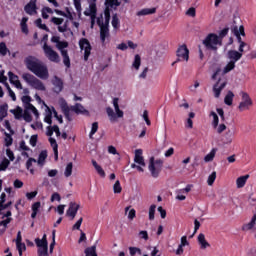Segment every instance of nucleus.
<instances>
[{
    "instance_id": "18",
    "label": "nucleus",
    "mask_w": 256,
    "mask_h": 256,
    "mask_svg": "<svg viewBox=\"0 0 256 256\" xmlns=\"http://www.w3.org/2000/svg\"><path fill=\"white\" fill-rule=\"evenodd\" d=\"M79 207H80L79 204H77L75 202H70L69 203V208L66 211V215H67V217H71L72 221L77 216V212L79 211Z\"/></svg>"
},
{
    "instance_id": "15",
    "label": "nucleus",
    "mask_w": 256,
    "mask_h": 256,
    "mask_svg": "<svg viewBox=\"0 0 256 256\" xmlns=\"http://www.w3.org/2000/svg\"><path fill=\"white\" fill-rule=\"evenodd\" d=\"M59 105L66 119L68 121H73V118L71 117V107H69V105L67 104V101H65V99L63 98H60Z\"/></svg>"
},
{
    "instance_id": "59",
    "label": "nucleus",
    "mask_w": 256,
    "mask_h": 256,
    "mask_svg": "<svg viewBox=\"0 0 256 256\" xmlns=\"http://www.w3.org/2000/svg\"><path fill=\"white\" fill-rule=\"evenodd\" d=\"M52 119V114L51 111H48L47 115L44 118L45 123H48V125H51L53 123Z\"/></svg>"
},
{
    "instance_id": "6",
    "label": "nucleus",
    "mask_w": 256,
    "mask_h": 256,
    "mask_svg": "<svg viewBox=\"0 0 256 256\" xmlns=\"http://www.w3.org/2000/svg\"><path fill=\"white\" fill-rule=\"evenodd\" d=\"M245 51L229 50L227 52V59H229L228 64L224 67L223 73H229L235 69V63L243 57Z\"/></svg>"
},
{
    "instance_id": "51",
    "label": "nucleus",
    "mask_w": 256,
    "mask_h": 256,
    "mask_svg": "<svg viewBox=\"0 0 256 256\" xmlns=\"http://www.w3.org/2000/svg\"><path fill=\"white\" fill-rule=\"evenodd\" d=\"M7 117V106H0V121Z\"/></svg>"
},
{
    "instance_id": "55",
    "label": "nucleus",
    "mask_w": 256,
    "mask_h": 256,
    "mask_svg": "<svg viewBox=\"0 0 256 256\" xmlns=\"http://www.w3.org/2000/svg\"><path fill=\"white\" fill-rule=\"evenodd\" d=\"M112 27H114V29H118L119 28V18L117 17V14H115L112 17Z\"/></svg>"
},
{
    "instance_id": "8",
    "label": "nucleus",
    "mask_w": 256,
    "mask_h": 256,
    "mask_svg": "<svg viewBox=\"0 0 256 256\" xmlns=\"http://www.w3.org/2000/svg\"><path fill=\"white\" fill-rule=\"evenodd\" d=\"M241 101L238 104V110L240 113H243V111H249L253 107V99H251V96L249 93L245 91L240 92Z\"/></svg>"
},
{
    "instance_id": "20",
    "label": "nucleus",
    "mask_w": 256,
    "mask_h": 256,
    "mask_svg": "<svg viewBox=\"0 0 256 256\" xmlns=\"http://www.w3.org/2000/svg\"><path fill=\"white\" fill-rule=\"evenodd\" d=\"M197 241L201 251H205L206 249H209V247H211V244L209 243V241H207V238L203 233H200L197 236Z\"/></svg>"
},
{
    "instance_id": "61",
    "label": "nucleus",
    "mask_w": 256,
    "mask_h": 256,
    "mask_svg": "<svg viewBox=\"0 0 256 256\" xmlns=\"http://www.w3.org/2000/svg\"><path fill=\"white\" fill-rule=\"evenodd\" d=\"M181 247H187L189 245V241L187 240V236L181 237V243L179 244Z\"/></svg>"
},
{
    "instance_id": "37",
    "label": "nucleus",
    "mask_w": 256,
    "mask_h": 256,
    "mask_svg": "<svg viewBox=\"0 0 256 256\" xmlns=\"http://www.w3.org/2000/svg\"><path fill=\"white\" fill-rule=\"evenodd\" d=\"M30 113H33V112L31 111V109L24 108L23 119H24L27 123H31V121H33V117L31 116Z\"/></svg>"
},
{
    "instance_id": "17",
    "label": "nucleus",
    "mask_w": 256,
    "mask_h": 256,
    "mask_svg": "<svg viewBox=\"0 0 256 256\" xmlns=\"http://www.w3.org/2000/svg\"><path fill=\"white\" fill-rule=\"evenodd\" d=\"M84 15L91 17V28L93 29L97 17V6L94 3L90 4L89 9L84 12Z\"/></svg>"
},
{
    "instance_id": "42",
    "label": "nucleus",
    "mask_w": 256,
    "mask_h": 256,
    "mask_svg": "<svg viewBox=\"0 0 256 256\" xmlns=\"http://www.w3.org/2000/svg\"><path fill=\"white\" fill-rule=\"evenodd\" d=\"M49 255V246H43L38 248V256H47Z\"/></svg>"
},
{
    "instance_id": "30",
    "label": "nucleus",
    "mask_w": 256,
    "mask_h": 256,
    "mask_svg": "<svg viewBox=\"0 0 256 256\" xmlns=\"http://www.w3.org/2000/svg\"><path fill=\"white\" fill-rule=\"evenodd\" d=\"M35 243L38 248L49 246V243L47 242V234H44L42 239L36 238Z\"/></svg>"
},
{
    "instance_id": "57",
    "label": "nucleus",
    "mask_w": 256,
    "mask_h": 256,
    "mask_svg": "<svg viewBox=\"0 0 256 256\" xmlns=\"http://www.w3.org/2000/svg\"><path fill=\"white\" fill-rule=\"evenodd\" d=\"M199 227H201V222L199 220L195 219L194 221V233L190 236L193 237L197 231H199Z\"/></svg>"
},
{
    "instance_id": "3",
    "label": "nucleus",
    "mask_w": 256,
    "mask_h": 256,
    "mask_svg": "<svg viewBox=\"0 0 256 256\" xmlns=\"http://www.w3.org/2000/svg\"><path fill=\"white\" fill-rule=\"evenodd\" d=\"M109 21H111V13L106 9L104 11V18L101 16L97 19V24L100 27V39L102 43H105V39L109 37Z\"/></svg>"
},
{
    "instance_id": "44",
    "label": "nucleus",
    "mask_w": 256,
    "mask_h": 256,
    "mask_svg": "<svg viewBox=\"0 0 256 256\" xmlns=\"http://www.w3.org/2000/svg\"><path fill=\"white\" fill-rule=\"evenodd\" d=\"M121 191H123V188L121 187V182L117 180L113 185V192L119 194L121 193Z\"/></svg>"
},
{
    "instance_id": "28",
    "label": "nucleus",
    "mask_w": 256,
    "mask_h": 256,
    "mask_svg": "<svg viewBox=\"0 0 256 256\" xmlns=\"http://www.w3.org/2000/svg\"><path fill=\"white\" fill-rule=\"evenodd\" d=\"M49 143L54 151L56 159H58L59 158V151H58L59 145L57 144V140H55V138H53V137H50Z\"/></svg>"
},
{
    "instance_id": "50",
    "label": "nucleus",
    "mask_w": 256,
    "mask_h": 256,
    "mask_svg": "<svg viewBox=\"0 0 256 256\" xmlns=\"http://www.w3.org/2000/svg\"><path fill=\"white\" fill-rule=\"evenodd\" d=\"M129 251H130L131 256H135V255H137V253H138V255H143V252L141 251V249L137 248V247H130Z\"/></svg>"
},
{
    "instance_id": "64",
    "label": "nucleus",
    "mask_w": 256,
    "mask_h": 256,
    "mask_svg": "<svg viewBox=\"0 0 256 256\" xmlns=\"http://www.w3.org/2000/svg\"><path fill=\"white\" fill-rule=\"evenodd\" d=\"M30 145H32V147H35L37 145V135H32L31 136Z\"/></svg>"
},
{
    "instance_id": "29",
    "label": "nucleus",
    "mask_w": 256,
    "mask_h": 256,
    "mask_svg": "<svg viewBox=\"0 0 256 256\" xmlns=\"http://www.w3.org/2000/svg\"><path fill=\"white\" fill-rule=\"evenodd\" d=\"M217 148H213L210 153H208L205 157H204V162L205 163H211L214 159L215 156L217 155Z\"/></svg>"
},
{
    "instance_id": "40",
    "label": "nucleus",
    "mask_w": 256,
    "mask_h": 256,
    "mask_svg": "<svg viewBox=\"0 0 256 256\" xmlns=\"http://www.w3.org/2000/svg\"><path fill=\"white\" fill-rule=\"evenodd\" d=\"M33 163H37V160L35 158H29L26 162V168L28 169V171H30V173L33 175V173H35V170H33Z\"/></svg>"
},
{
    "instance_id": "36",
    "label": "nucleus",
    "mask_w": 256,
    "mask_h": 256,
    "mask_svg": "<svg viewBox=\"0 0 256 256\" xmlns=\"http://www.w3.org/2000/svg\"><path fill=\"white\" fill-rule=\"evenodd\" d=\"M132 67H134V69H136V71H139V68L141 67V56H139V54H136L134 56V61L132 63Z\"/></svg>"
},
{
    "instance_id": "48",
    "label": "nucleus",
    "mask_w": 256,
    "mask_h": 256,
    "mask_svg": "<svg viewBox=\"0 0 256 256\" xmlns=\"http://www.w3.org/2000/svg\"><path fill=\"white\" fill-rule=\"evenodd\" d=\"M10 163L11 162L9 159L4 158V160L0 163V171H5L9 167Z\"/></svg>"
},
{
    "instance_id": "21",
    "label": "nucleus",
    "mask_w": 256,
    "mask_h": 256,
    "mask_svg": "<svg viewBox=\"0 0 256 256\" xmlns=\"http://www.w3.org/2000/svg\"><path fill=\"white\" fill-rule=\"evenodd\" d=\"M63 21H64L63 18H58V17H52L51 18V23H54V25H58L59 33L67 32V22H65L64 25H63Z\"/></svg>"
},
{
    "instance_id": "12",
    "label": "nucleus",
    "mask_w": 256,
    "mask_h": 256,
    "mask_svg": "<svg viewBox=\"0 0 256 256\" xmlns=\"http://www.w3.org/2000/svg\"><path fill=\"white\" fill-rule=\"evenodd\" d=\"M134 162L137 164H131L132 169H137L140 171V173H143L145 171L143 167H145V158H143V150L136 149L135 150V156H134Z\"/></svg>"
},
{
    "instance_id": "53",
    "label": "nucleus",
    "mask_w": 256,
    "mask_h": 256,
    "mask_svg": "<svg viewBox=\"0 0 256 256\" xmlns=\"http://www.w3.org/2000/svg\"><path fill=\"white\" fill-rule=\"evenodd\" d=\"M201 83L199 82V80L194 81V85L189 86V90L191 91V93H197V89L198 87H200Z\"/></svg>"
},
{
    "instance_id": "13",
    "label": "nucleus",
    "mask_w": 256,
    "mask_h": 256,
    "mask_svg": "<svg viewBox=\"0 0 256 256\" xmlns=\"http://www.w3.org/2000/svg\"><path fill=\"white\" fill-rule=\"evenodd\" d=\"M176 55L177 61H185L187 63L189 61V48H187V45L183 44L179 46Z\"/></svg>"
},
{
    "instance_id": "49",
    "label": "nucleus",
    "mask_w": 256,
    "mask_h": 256,
    "mask_svg": "<svg viewBox=\"0 0 256 256\" xmlns=\"http://www.w3.org/2000/svg\"><path fill=\"white\" fill-rule=\"evenodd\" d=\"M155 209H157V206L155 204L151 205L149 208V219L150 221H153L155 219Z\"/></svg>"
},
{
    "instance_id": "19",
    "label": "nucleus",
    "mask_w": 256,
    "mask_h": 256,
    "mask_svg": "<svg viewBox=\"0 0 256 256\" xmlns=\"http://www.w3.org/2000/svg\"><path fill=\"white\" fill-rule=\"evenodd\" d=\"M226 86L227 82H221V80H218V82L213 86V93L216 99H219V97L221 96V91L224 90Z\"/></svg>"
},
{
    "instance_id": "23",
    "label": "nucleus",
    "mask_w": 256,
    "mask_h": 256,
    "mask_svg": "<svg viewBox=\"0 0 256 256\" xmlns=\"http://www.w3.org/2000/svg\"><path fill=\"white\" fill-rule=\"evenodd\" d=\"M9 81L12 85L16 87V89H23V85L21 81H19V76L15 75L13 72H8Z\"/></svg>"
},
{
    "instance_id": "16",
    "label": "nucleus",
    "mask_w": 256,
    "mask_h": 256,
    "mask_svg": "<svg viewBox=\"0 0 256 256\" xmlns=\"http://www.w3.org/2000/svg\"><path fill=\"white\" fill-rule=\"evenodd\" d=\"M22 103L24 105V109H31V112L35 115L36 119H39V111H37V108L31 104L30 96H23Z\"/></svg>"
},
{
    "instance_id": "11",
    "label": "nucleus",
    "mask_w": 256,
    "mask_h": 256,
    "mask_svg": "<svg viewBox=\"0 0 256 256\" xmlns=\"http://www.w3.org/2000/svg\"><path fill=\"white\" fill-rule=\"evenodd\" d=\"M231 31L235 35L239 43L238 51H245V47H247V43H245L241 38V35L242 37H245V28L243 26H240V27L234 26L231 28Z\"/></svg>"
},
{
    "instance_id": "41",
    "label": "nucleus",
    "mask_w": 256,
    "mask_h": 256,
    "mask_svg": "<svg viewBox=\"0 0 256 256\" xmlns=\"http://www.w3.org/2000/svg\"><path fill=\"white\" fill-rule=\"evenodd\" d=\"M64 175L65 177H71V175H73V162L67 164Z\"/></svg>"
},
{
    "instance_id": "25",
    "label": "nucleus",
    "mask_w": 256,
    "mask_h": 256,
    "mask_svg": "<svg viewBox=\"0 0 256 256\" xmlns=\"http://www.w3.org/2000/svg\"><path fill=\"white\" fill-rule=\"evenodd\" d=\"M243 231H256V214H254L247 224L242 227Z\"/></svg>"
},
{
    "instance_id": "52",
    "label": "nucleus",
    "mask_w": 256,
    "mask_h": 256,
    "mask_svg": "<svg viewBox=\"0 0 256 256\" xmlns=\"http://www.w3.org/2000/svg\"><path fill=\"white\" fill-rule=\"evenodd\" d=\"M12 113H14L16 119L23 117V109L21 107H17L15 110H12Z\"/></svg>"
},
{
    "instance_id": "58",
    "label": "nucleus",
    "mask_w": 256,
    "mask_h": 256,
    "mask_svg": "<svg viewBox=\"0 0 256 256\" xmlns=\"http://www.w3.org/2000/svg\"><path fill=\"white\" fill-rule=\"evenodd\" d=\"M83 223V218H80L72 227L73 230L79 231L81 229V224Z\"/></svg>"
},
{
    "instance_id": "31",
    "label": "nucleus",
    "mask_w": 256,
    "mask_h": 256,
    "mask_svg": "<svg viewBox=\"0 0 256 256\" xmlns=\"http://www.w3.org/2000/svg\"><path fill=\"white\" fill-rule=\"evenodd\" d=\"M36 9H37V6L33 2H30L25 6V11L26 13H28V15H35V13H37Z\"/></svg>"
},
{
    "instance_id": "60",
    "label": "nucleus",
    "mask_w": 256,
    "mask_h": 256,
    "mask_svg": "<svg viewBox=\"0 0 256 256\" xmlns=\"http://www.w3.org/2000/svg\"><path fill=\"white\" fill-rule=\"evenodd\" d=\"M139 237L147 241L149 239V234L147 233V231L142 230L139 232Z\"/></svg>"
},
{
    "instance_id": "33",
    "label": "nucleus",
    "mask_w": 256,
    "mask_h": 256,
    "mask_svg": "<svg viewBox=\"0 0 256 256\" xmlns=\"http://www.w3.org/2000/svg\"><path fill=\"white\" fill-rule=\"evenodd\" d=\"M45 159H47V151L43 150L40 154H39V158L38 161H36V163H38V165H40L41 167H43V165H45Z\"/></svg>"
},
{
    "instance_id": "56",
    "label": "nucleus",
    "mask_w": 256,
    "mask_h": 256,
    "mask_svg": "<svg viewBox=\"0 0 256 256\" xmlns=\"http://www.w3.org/2000/svg\"><path fill=\"white\" fill-rule=\"evenodd\" d=\"M210 116L213 117L212 126L219 123V116L217 115V113H215L214 111H212V112L210 113Z\"/></svg>"
},
{
    "instance_id": "14",
    "label": "nucleus",
    "mask_w": 256,
    "mask_h": 256,
    "mask_svg": "<svg viewBox=\"0 0 256 256\" xmlns=\"http://www.w3.org/2000/svg\"><path fill=\"white\" fill-rule=\"evenodd\" d=\"M80 49L84 51V61L89 60V55H91V44L89 43V40L86 38H82L79 41Z\"/></svg>"
},
{
    "instance_id": "9",
    "label": "nucleus",
    "mask_w": 256,
    "mask_h": 256,
    "mask_svg": "<svg viewBox=\"0 0 256 256\" xmlns=\"http://www.w3.org/2000/svg\"><path fill=\"white\" fill-rule=\"evenodd\" d=\"M42 49L48 61H51L52 63H61V57L59 56V53L53 50V47L49 46L47 42L44 43V45L42 46Z\"/></svg>"
},
{
    "instance_id": "27",
    "label": "nucleus",
    "mask_w": 256,
    "mask_h": 256,
    "mask_svg": "<svg viewBox=\"0 0 256 256\" xmlns=\"http://www.w3.org/2000/svg\"><path fill=\"white\" fill-rule=\"evenodd\" d=\"M157 12V8H144L137 12L138 17H144L145 15H153Z\"/></svg>"
},
{
    "instance_id": "34",
    "label": "nucleus",
    "mask_w": 256,
    "mask_h": 256,
    "mask_svg": "<svg viewBox=\"0 0 256 256\" xmlns=\"http://www.w3.org/2000/svg\"><path fill=\"white\" fill-rule=\"evenodd\" d=\"M92 165L97 171L98 175H100V177H105V170H103V168L99 164H97V161L92 160Z\"/></svg>"
},
{
    "instance_id": "10",
    "label": "nucleus",
    "mask_w": 256,
    "mask_h": 256,
    "mask_svg": "<svg viewBox=\"0 0 256 256\" xmlns=\"http://www.w3.org/2000/svg\"><path fill=\"white\" fill-rule=\"evenodd\" d=\"M148 169L152 175V177L157 178L161 173V169H163V160H155V157H151L149 160Z\"/></svg>"
},
{
    "instance_id": "35",
    "label": "nucleus",
    "mask_w": 256,
    "mask_h": 256,
    "mask_svg": "<svg viewBox=\"0 0 256 256\" xmlns=\"http://www.w3.org/2000/svg\"><path fill=\"white\" fill-rule=\"evenodd\" d=\"M125 215H128L130 221H133L135 219L136 211L135 209H131V206H128L125 208Z\"/></svg>"
},
{
    "instance_id": "5",
    "label": "nucleus",
    "mask_w": 256,
    "mask_h": 256,
    "mask_svg": "<svg viewBox=\"0 0 256 256\" xmlns=\"http://www.w3.org/2000/svg\"><path fill=\"white\" fill-rule=\"evenodd\" d=\"M112 103L115 111L113 110V108L107 107L106 113L108 115L110 123H117L118 119H123L124 113L123 110L119 108V98H114Z\"/></svg>"
},
{
    "instance_id": "7",
    "label": "nucleus",
    "mask_w": 256,
    "mask_h": 256,
    "mask_svg": "<svg viewBox=\"0 0 256 256\" xmlns=\"http://www.w3.org/2000/svg\"><path fill=\"white\" fill-rule=\"evenodd\" d=\"M223 40L219 38L216 34H208L206 38L203 40V45L209 51H217L218 47H221Z\"/></svg>"
},
{
    "instance_id": "1",
    "label": "nucleus",
    "mask_w": 256,
    "mask_h": 256,
    "mask_svg": "<svg viewBox=\"0 0 256 256\" xmlns=\"http://www.w3.org/2000/svg\"><path fill=\"white\" fill-rule=\"evenodd\" d=\"M24 63L26 65V68L28 71H31L36 77L39 79H43L46 81V79H49V69L47 68V65H45L41 60H39L35 56H27L24 59Z\"/></svg>"
},
{
    "instance_id": "45",
    "label": "nucleus",
    "mask_w": 256,
    "mask_h": 256,
    "mask_svg": "<svg viewBox=\"0 0 256 256\" xmlns=\"http://www.w3.org/2000/svg\"><path fill=\"white\" fill-rule=\"evenodd\" d=\"M99 130V123L94 122L92 123V128L89 134L90 139H93V135Z\"/></svg>"
},
{
    "instance_id": "39",
    "label": "nucleus",
    "mask_w": 256,
    "mask_h": 256,
    "mask_svg": "<svg viewBox=\"0 0 256 256\" xmlns=\"http://www.w3.org/2000/svg\"><path fill=\"white\" fill-rule=\"evenodd\" d=\"M214 131H216V133H218V135H221V133H223V131H225L227 129V126L225 124H216L212 126Z\"/></svg>"
},
{
    "instance_id": "63",
    "label": "nucleus",
    "mask_w": 256,
    "mask_h": 256,
    "mask_svg": "<svg viewBox=\"0 0 256 256\" xmlns=\"http://www.w3.org/2000/svg\"><path fill=\"white\" fill-rule=\"evenodd\" d=\"M186 15H188L189 17H195L196 15V10L195 8L191 7L186 11Z\"/></svg>"
},
{
    "instance_id": "43",
    "label": "nucleus",
    "mask_w": 256,
    "mask_h": 256,
    "mask_svg": "<svg viewBox=\"0 0 256 256\" xmlns=\"http://www.w3.org/2000/svg\"><path fill=\"white\" fill-rule=\"evenodd\" d=\"M217 179V172H212L211 175L208 176L207 183L211 187L215 180Z\"/></svg>"
},
{
    "instance_id": "47",
    "label": "nucleus",
    "mask_w": 256,
    "mask_h": 256,
    "mask_svg": "<svg viewBox=\"0 0 256 256\" xmlns=\"http://www.w3.org/2000/svg\"><path fill=\"white\" fill-rule=\"evenodd\" d=\"M7 53H9V49H7V45L5 44V42L0 43V55L5 57Z\"/></svg>"
},
{
    "instance_id": "38",
    "label": "nucleus",
    "mask_w": 256,
    "mask_h": 256,
    "mask_svg": "<svg viewBox=\"0 0 256 256\" xmlns=\"http://www.w3.org/2000/svg\"><path fill=\"white\" fill-rule=\"evenodd\" d=\"M234 97H235V94H233L231 91H229L227 93V95L225 96V98H224V103L226 105H229V106L233 105V98Z\"/></svg>"
},
{
    "instance_id": "32",
    "label": "nucleus",
    "mask_w": 256,
    "mask_h": 256,
    "mask_svg": "<svg viewBox=\"0 0 256 256\" xmlns=\"http://www.w3.org/2000/svg\"><path fill=\"white\" fill-rule=\"evenodd\" d=\"M39 209H41V202H35L32 205V214H31L32 219H35V217H37V214L39 213Z\"/></svg>"
},
{
    "instance_id": "22",
    "label": "nucleus",
    "mask_w": 256,
    "mask_h": 256,
    "mask_svg": "<svg viewBox=\"0 0 256 256\" xmlns=\"http://www.w3.org/2000/svg\"><path fill=\"white\" fill-rule=\"evenodd\" d=\"M52 85L54 93H61L63 91V80L61 78L54 76L52 78Z\"/></svg>"
},
{
    "instance_id": "2",
    "label": "nucleus",
    "mask_w": 256,
    "mask_h": 256,
    "mask_svg": "<svg viewBox=\"0 0 256 256\" xmlns=\"http://www.w3.org/2000/svg\"><path fill=\"white\" fill-rule=\"evenodd\" d=\"M51 43H56V49L60 51L61 56L63 58V63L67 69L71 67V58H69V52L67 51V47H69V43L67 41H61V37L53 36L51 38Z\"/></svg>"
},
{
    "instance_id": "4",
    "label": "nucleus",
    "mask_w": 256,
    "mask_h": 256,
    "mask_svg": "<svg viewBox=\"0 0 256 256\" xmlns=\"http://www.w3.org/2000/svg\"><path fill=\"white\" fill-rule=\"evenodd\" d=\"M22 79L31 87L32 89H36V91H47V88L45 87V84L43 81H41L39 78H37L35 75L25 72L22 74Z\"/></svg>"
},
{
    "instance_id": "46",
    "label": "nucleus",
    "mask_w": 256,
    "mask_h": 256,
    "mask_svg": "<svg viewBox=\"0 0 256 256\" xmlns=\"http://www.w3.org/2000/svg\"><path fill=\"white\" fill-rule=\"evenodd\" d=\"M19 256H23V251H25V249H27V246H25V243L23 242H19L16 244Z\"/></svg>"
},
{
    "instance_id": "26",
    "label": "nucleus",
    "mask_w": 256,
    "mask_h": 256,
    "mask_svg": "<svg viewBox=\"0 0 256 256\" xmlns=\"http://www.w3.org/2000/svg\"><path fill=\"white\" fill-rule=\"evenodd\" d=\"M249 179V174L244 176H240L236 179V187L237 189H243L245 185H247V180Z\"/></svg>"
},
{
    "instance_id": "54",
    "label": "nucleus",
    "mask_w": 256,
    "mask_h": 256,
    "mask_svg": "<svg viewBox=\"0 0 256 256\" xmlns=\"http://www.w3.org/2000/svg\"><path fill=\"white\" fill-rule=\"evenodd\" d=\"M5 135V145L6 147H10V145H13V138L7 133H5Z\"/></svg>"
},
{
    "instance_id": "24",
    "label": "nucleus",
    "mask_w": 256,
    "mask_h": 256,
    "mask_svg": "<svg viewBox=\"0 0 256 256\" xmlns=\"http://www.w3.org/2000/svg\"><path fill=\"white\" fill-rule=\"evenodd\" d=\"M71 111H74L77 115H89V111L79 103H76L74 106H71Z\"/></svg>"
},
{
    "instance_id": "62",
    "label": "nucleus",
    "mask_w": 256,
    "mask_h": 256,
    "mask_svg": "<svg viewBox=\"0 0 256 256\" xmlns=\"http://www.w3.org/2000/svg\"><path fill=\"white\" fill-rule=\"evenodd\" d=\"M54 201H61V195L57 192L53 193L51 196V202L53 203Z\"/></svg>"
}]
</instances>
